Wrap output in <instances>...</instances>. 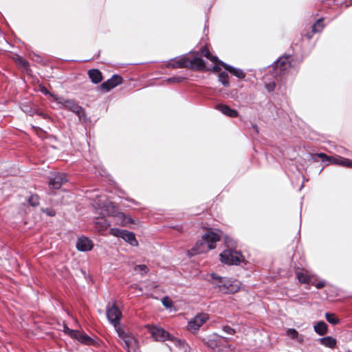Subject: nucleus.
Returning <instances> with one entry per match:
<instances>
[{
    "instance_id": "nucleus-1",
    "label": "nucleus",
    "mask_w": 352,
    "mask_h": 352,
    "mask_svg": "<svg viewBox=\"0 0 352 352\" xmlns=\"http://www.w3.org/2000/svg\"><path fill=\"white\" fill-rule=\"evenodd\" d=\"M223 233L218 230H208L201 239L198 240L191 250V255L206 253L216 248L217 242L219 241Z\"/></svg>"
},
{
    "instance_id": "nucleus-2",
    "label": "nucleus",
    "mask_w": 352,
    "mask_h": 352,
    "mask_svg": "<svg viewBox=\"0 0 352 352\" xmlns=\"http://www.w3.org/2000/svg\"><path fill=\"white\" fill-rule=\"evenodd\" d=\"M96 207L101 210L102 215H112L116 217L118 223H120L122 226H126L132 223V219L126 217L122 212H118L115 214V207L113 204L105 199L104 197L100 196L98 199V202H96Z\"/></svg>"
},
{
    "instance_id": "nucleus-3",
    "label": "nucleus",
    "mask_w": 352,
    "mask_h": 352,
    "mask_svg": "<svg viewBox=\"0 0 352 352\" xmlns=\"http://www.w3.org/2000/svg\"><path fill=\"white\" fill-rule=\"evenodd\" d=\"M211 277L213 279L212 283L222 293L234 294L241 287V283L236 279L221 277L215 274H212Z\"/></svg>"
},
{
    "instance_id": "nucleus-4",
    "label": "nucleus",
    "mask_w": 352,
    "mask_h": 352,
    "mask_svg": "<svg viewBox=\"0 0 352 352\" xmlns=\"http://www.w3.org/2000/svg\"><path fill=\"white\" fill-rule=\"evenodd\" d=\"M168 68H196L202 69L205 67L204 60L200 57H195L189 59L185 56H179L174 59H171L167 64Z\"/></svg>"
},
{
    "instance_id": "nucleus-5",
    "label": "nucleus",
    "mask_w": 352,
    "mask_h": 352,
    "mask_svg": "<svg viewBox=\"0 0 352 352\" xmlns=\"http://www.w3.org/2000/svg\"><path fill=\"white\" fill-rule=\"evenodd\" d=\"M53 100L56 102L59 108L66 109L76 113L79 118L84 116V111L74 100L65 99L56 95H52Z\"/></svg>"
},
{
    "instance_id": "nucleus-6",
    "label": "nucleus",
    "mask_w": 352,
    "mask_h": 352,
    "mask_svg": "<svg viewBox=\"0 0 352 352\" xmlns=\"http://www.w3.org/2000/svg\"><path fill=\"white\" fill-rule=\"evenodd\" d=\"M116 331L127 351L136 352L138 349V342L135 336L132 333L125 331L121 327L117 329Z\"/></svg>"
},
{
    "instance_id": "nucleus-7",
    "label": "nucleus",
    "mask_w": 352,
    "mask_h": 352,
    "mask_svg": "<svg viewBox=\"0 0 352 352\" xmlns=\"http://www.w3.org/2000/svg\"><path fill=\"white\" fill-rule=\"evenodd\" d=\"M150 333L152 337L157 341L163 342L166 340H171L177 346H182L184 342L172 337L164 329L157 327H153L150 329Z\"/></svg>"
},
{
    "instance_id": "nucleus-8",
    "label": "nucleus",
    "mask_w": 352,
    "mask_h": 352,
    "mask_svg": "<svg viewBox=\"0 0 352 352\" xmlns=\"http://www.w3.org/2000/svg\"><path fill=\"white\" fill-rule=\"evenodd\" d=\"M219 256L221 261L227 265H239L243 261L241 254L232 248L225 250Z\"/></svg>"
},
{
    "instance_id": "nucleus-9",
    "label": "nucleus",
    "mask_w": 352,
    "mask_h": 352,
    "mask_svg": "<svg viewBox=\"0 0 352 352\" xmlns=\"http://www.w3.org/2000/svg\"><path fill=\"white\" fill-rule=\"evenodd\" d=\"M109 233L115 236L123 239L132 246H137L138 245L135 234L131 232L114 228L110 229Z\"/></svg>"
},
{
    "instance_id": "nucleus-10",
    "label": "nucleus",
    "mask_w": 352,
    "mask_h": 352,
    "mask_svg": "<svg viewBox=\"0 0 352 352\" xmlns=\"http://www.w3.org/2000/svg\"><path fill=\"white\" fill-rule=\"evenodd\" d=\"M107 317L109 321L113 325L116 330L120 328L119 326L120 319L122 316V313L115 304L108 305L106 311Z\"/></svg>"
},
{
    "instance_id": "nucleus-11",
    "label": "nucleus",
    "mask_w": 352,
    "mask_h": 352,
    "mask_svg": "<svg viewBox=\"0 0 352 352\" xmlns=\"http://www.w3.org/2000/svg\"><path fill=\"white\" fill-rule=\"evenodd\" d=\"M318 156L321 158L323 162H329L330 164H338L345 167H351V160L344 157L340 156L330 157L327 156L324 153H319L318 154Z\"/></svg>"
},
{
    "instance_id": "nucleus-12",
    "label": "nucleus",
    "mask_w": 352,
    "mask_h": 352,
    "mask_svg": "<svg viewBox=\"0 0 352 352\" xmlns=\"http://www.w3.org/2000/svg\"><path fill=\"white\" fill-rule=\"evenodd\" d=\"M209 317L207 314L201 313L195 316L192 319H191L188 324V329L191 331H197L199 327L205 323Z\"/></svg>"
},
{
    "instance_id": "nucleus-13",
    "label": "nucleus",
    "mask_w": 352,
    "mask_h": 352,
    "mask_svg": "<svg viewBox=\"0 0 352 352\" xmlns=\"http://www.w3.org/2000/svg\"><path fill=\"white\" fill-rule=\"evenodd\" d=\"M93 243L87 237H80L76 241V248L81 252L89 251L93 248Z\"/></svg>"
},
{
    "instance_id": "nucleus-14",
    "label": "nucleus",
    "mask_w": 352,
    "mask_h": 352,
    "mask_svg": "<svg viewBox=\"0 0 352 352\" xmlns=\"http://www.w3.org/2000/svg\"><path fill=\"white\" fill-rule=\"evenodd\" d=\"M67 181L65 174L58 173L50 180L49 186L51 188L58 189Z\"/></svg>"
},
{
    "instance_id": "nucleus-15",
    "label": "nucleus",
    "mask_w": 352,
    "mask_h": 352,
    "mask_svg": "<svg viewBox=\"0 0 352 352\" xmlns=\"http://www.w3.org/2000/svg\"><path fill=\"white\" fill-rule=\"evenodd\" d=\"M121 82L122 78L118 75H113L110 79L107 80L106 82H103L101 85V88L108 91L110 89L118 85L119 84H120Z\"/></svg>"
},
{
    "instance_id": "nucleus-16",
    "label": "nucleus",
    "mask_w": 352,
    "mask_h": 352,
    "mask_svg": "<svg viewBox=\"0 0 352 352\" xmlns=\"http://www.w3.org/2000/svg\"><path fill=\"white\" fill-rule=\"evenodd\" d=\"M289 56H283L280 57L276 63H275V69L280 72L284 73L289 67Z\"/></svg>"
},
{
    "instance_id": "nucleus-17",
    "label": "nucleus",
    "mask_w": 352,
    "mask_h": 352,
    "mask_svg": "<svg viewBox=\"0 0 352 352\" xmlns=\"http://www.w3.org/2000/svg\"><path fill=\"white\" fill-rule=\"evenodd\" d=\"M216 109L221 111L223 114L230 117V118H236L239 116L238 112L231 109L230 107L226 104H219L216 106Z\"/></svg>"
},
{
    "instance_id": "nucleus-18",
    "label": "nucleus",
    "mask_w": 352,
    "mask_h": 352,
    "mask_svg": "<svg viewBox=\"0 0 352 352\" xmlns=\"http://www.w3.org/2000/svg\"><path fill=\"white\" fill-rule=\"evenodd\" d=\"M219 64H221L227 71H228L230 74L235 76L236 77L239 78H245V74L241 69L232 67L222 61H220Z\"/></svg>"
},
{
    "instance_id": "nucleus-19",
    "label": "nucleus",
    "mask_w": 352,
    "mask_h": 352,
    "mask_svg": "<svg viewBox=\"0 0 352 352\" xmlns=\"http://www.w3.org/2000/svg\"><path fill=\"white\" fill-rule=\"evenodd\" d=\"M88 75L92 82L95 84L100 82L102 80V74L98 69H89L88 72Z\"/></svg>"
},
{
    "instance_id": "nucleus-20",
    "label": "nucleus",
    "mask_w": 352,
    "mask_h": 352,
    "mask_svg": "<svg viewBox=\"0 0 352 352\" xmlns=\"http://www.w3.org/2000/svg\"><path fill=\"white\" fill-rule=\"evenodd\" d=\"M296 277L301 283H309L311 281V275L305 270L296 272Z\"/></svg>"
},
{
    "instance_id": "nucleus-21",
    "label": "nucleus",
    "mask_w": 352,
    "mask_h": 352,
    "mask_svg": "<svg viewBox=\"0 0 352 352\" xmlns=\"http://www.w3.org/2000/svg\"><path fill=\"white\" fill-rule=\"evenodd\" d=\"M314 331L320 336H323L327 332V325L323 321L318 322L314 326Z\"/></svg>"
},
{
    "instance_id": "nucleus-22",
    "label": "nucleus",
    "mask_w": 352,
    "mask_h": 352,
    "mask_svg": "<svg viewBox=\"0 0 352 352\" xmlns=\"http://www.w3.org/2000/svg\"><path fill=\"white\" fill-rule=\"evenodd\" d=\"M71 336L76 338L77 340H78L80 342L85 343V344H89L90 338L86 336L81 334L79 331H70Z\"/></svg>"
},
{
    "instance_id": "nucleus-23",
    "label": "nucleus",
    "mask_w": 352,
    "mask_h": 352,
    "mask_svg": "<svg viewBox=\"0 0 352 352\" xmlns=\"http://www.w3.org/2000/svg\"><path fill=\"white\" fill-rule=\"evenodd\" d=\"M95 224L100 231L104 230L109 226V222L104 217L97 218Z\"/></svg>"
},
{
    "instance_id": "nucleus-24",
    "label": "nucleus",
    "mask_w": 352,
    "mask_h": 352,
    "mask_svg": "<svg viewBox=\"0 0 352 352\" xmlns=\"http://www.w3.org/2000/svg\"><path fill=\"white\" fill-rule=\"evenodd\" d=\"M320 343L324 345L325 346L329 348H333L336 344V339L332 337L327 336L320 339Z\"/></svg>"
},
{
    "instance_id": "nucleus-25",
    "label": "nucleus",
    "mask_w": 352,
    "mask_h": 352,
    "mask_svg": "<svg viewBox=\"0 0 352 352\" xmlns=\"http://www.w3.org/2000/svg\"><path fill=\"white\" fill-rule=\"evenodd\" d=\"M202 55L206 57L208 59L211 60L214 63H219L220 61L218 60L217 56H213L210 54V51L207 48H204L201 51Z\"/></svg>"
},
{
    "instance_id": "nucleus-26",
    "label": "nucleus",
    "mask_w": 352,
    "mask_h": 352,
    "mask_svg": "<svg viewBox=\"0 0 352 352\" xmlns=\"http://www.w3.org/2000/svg\"><path fill=\"white\" fill-rule=\"evenodd\" d=\"M228 74L226 72H220L219 74V80L224 87H229L230 82L228 80Z\"/></svg>"
},
{
    "instance_id": "nucleus-27",
    "label": "nucleus",
    "mask_w": 352,
    "mask_h": 352,
    "mask_svg": "<svg viewBox=\"0 0 352 352\" xmlns=\"http://www.w3.org/2000/svg\"><path fill=\"white\" fill-rule=\"evenodd\" d=\"M324 28L323 20L318 19L316 23L312 26V31L314 33L320 32Z\"/></svg>"
},
{
    "instance_id": "nucleus-28",
    "label": "nucleus",
    "mask_w": 352,
    "mask_h": 352,
    "mask_svg": "<svg viewBox=\"0 0 352 352\" xmlns=\"http://www.w3.org/2000/svg\"><path fill=\"white\" fill-rule=\"evenodd\" d=\"M325 318L327 320L332 324H336L339 322L338 319L333 314L327 313L325 314Z\"/></svg>"
},
{
    "instance_id": "nucleus-29",
    "label": "nucleus",
    "mask_w": 352,
    "mask_h": 352,
    "mask_svg": "<svg viewBox=\"0 0 352 352\" xmlns=\"http://www.w3.org/2000/svg\"><path fill=\"white\" fill-rule=\"evenodd\" d=\"M224 240L226 245L228 247V248L233 249V248L235 246L236 242L228 236H226Z\"/></svg>"
},
{
    "instance_id": "nucleus-30",
    "label": "nucleus",
    "mask_w": 352,
    "mask_h": 352,
    "mask_svg": "<svg viewBox=\"0 0 352 352\" xmlns=\"http://www.w3.org/2000/svg\"><path fill=\"white\" fill-rule=\"evenodd\" d=\"M28 201L31 206H36L39 204L38 197L36 195H32L30 197Z\"/></svg>"
},
{
    "instance_id": "nucleus-31",
    "label": "nucleus",
    "mask_w": 352,
    "mask_h": 352,
    "mask_svg": "<svg viewBox=\"0 0 352 352\" xmlns=\"http://www.w3.org/2000/svg\"><path fill=\"white\" fill-rule=\"evenodd\" d=\"M135 271L138 272L143 275L146 274L148 268L145 265H139L135 267Z\"/></svg>"
},
{
    "instance_id": "nucleus-32",
    "label": "nucleus",
    "mask_w": 352,
    "mask_h": 352,
    "mask_svg": "<svg viewBox=\"0 0 352 352\" xmlns=\"http://www.w3.org/2000/svg\"><path fill=\"white\" fill-rule=\"evenodd\" d=\"M287 335L293 339H298V333L294 329H289L287 331Z\"/></svg>"
},
{
    "instance_id": "nucleus-33",
    "label": "nucleus",
    "mask_w": 352,
    "mask_h": 352,
    "mask_svg": "<svg viewBox=\"0 0 352 352\" xmlns=\"http://www.w3.org/2000/svg\"><path fill=\"white\" fill-rule=\"evenodd\" d=\"M223 331L227 335H233L235 333L234 329L229 326L223 327Z\"/></svg>"
},
{
    "instance_id": "nucleus-34",
    "label": "nucleus",
    "mask_w": 352,
    "mask_h": 352,
    "mask_svg": "<svg viewBox=\"0 0 352 352\" xmlns=\"http://www.w3.org/2000/svg\"><path fill=\"white\" fill-rule=\"evenodd\" d=\"M17 61L19 63V65L23 67L25 69H27L28 67V63L23 60L21 57L17 58Z\"/></svg>"
},
{
    "instance_id": "nucleus-35",
    "label": "nucleus",
    "mask_w": 352,
    "mask_h": 352,
    "mask_svg": "<svg viewBox=\"0 0 352 352\" xmlns=\"http://www.w3.org/2000/svg\"><path fill=\"white\" fill-rule=\"evenodd\" d=\"M184 78L183 77H173L169 78L167 81L168 82H181L184 80Z\"/></svg>"
},
{
    "instance_id": "nucleus-36",
    "label": "nucleus",
    "mask_w": 352,
    "mask_h": 352,
    "mask_svg": "<svg viewBox=\"0 0 352 352\" xmlns=\"http://www.w3.org/2000/svg\"><path fill=\"white\" fill-rule=\"evenodd\" d=\"M276 84L274 82H270L265 85V88L268 91H273L275 89Z\"/></svg>"
},
{
    "instance_id": "nucleus-37",
    "label": "nucleus",
    "mask_w": 352,
    "mask_h": 352,
    "mask_svg": "<svg viewBox=\"0 0 352 352\" xmlns=\"http://www.w3.org/2000/svg\"><path fill=\"white\" fill-rule=\"evenodd\" d=\"M39 89L45 95H50L51 97L52 95H53L52 94L50 93V91L45 87H40Z\"/></svg>"
},
{
    "instance_id": "nucleus-38",
    "label": "nucleus",
    "mask_w": 352,
    "mask_h": 352,
    "mask_svg": "<svg viewBox=\"0 0 352 352\" xmlns=\"http://www.w3.org/2000/svg\"><path fill=\"white\" fill-rule=\"evenodd\" d=\"M324 285H325V281L324 280L320 281V282H318V283L315 284L316 287L318 288V289H321L323 287H324Z\"/></svg>"
},
{
    "instance_id": "nucleus-39",
    "label": "nucleus",
    "mask_w": 352,
    "mask_h": 352,
    "mask_svg": "<svg viewBox=\"0 0 352 352\" xmlns=\"http://www.w3.org/2000/svg\"><path fill=\"white\" fill-rule=\"evenodd\" d=\"M162 303L163 305L166 307H171V302L170 301H169L168 299L167 298H164L163 300H162Z\"/></svg>"
},
{
    "instance_id": "nucleus-40",
    "label": "nucleus",
    "mask_w": 352,
    "mask_h": 352,
    "mask_svg": "<svg viewBox=\"0 0 352 352\" xmlns=\"http://www.w3.org/2000/svg\"><path fill=\"white\" fill-rule=\"evenodd\" d=\"M45 212L49 215V216H51V217H53L55 215V211L53 210H51V209H46L45 210Z\"/></svg>"
},
{
    "instance_id": "nucleus-41",
    "label": "nucleus",
    "mask_w": 352,
    "mask_h": 352,
    "mask_svg": "<svg viewBox=\"0 0 352 352\" xmlns=\"http://www.w3.org/2000/svg\"><path fill=\"white\" fill-rule=\"evenodd\" d=\"M214 70L219 71V68L217 65H214L213 67Z\"/></svg>"
},
{
    "instance_id": "nucleus-42",
    "label": "nucleus",
    "mask_w": 352,
    "mask_h": 352,
    "mask_svg": "<svg viewBox=\"0 0 352 352\" xmlns=\"http://www.w3.org/2000/svg\"><path fill=\"white\" fill-rule=\"evenodd\" d=\"M351 167H352V161H351Z\"/></svg>"
}]
</instances>
